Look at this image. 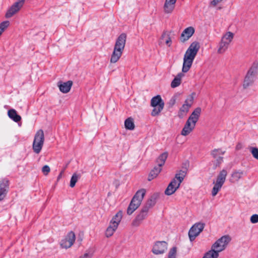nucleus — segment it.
Wrapping results in <instances>:
<instances>
[{
    "label": "nucleus",
    "mask_w": 258,
    "mask_h": 258,
    "mask_svg": "<svg viewBox=\"0 0 258 258\" xmlns=\"http://www.w3.org/2000/svg\"><path fill=\"white\" fill-rule=\"evenodd\" d=\"M151 106L154 107L151 112L152 116L158 115L164 107V102L159 95L153 97L151 100Z\"/></svg>",
    "instance_id": "obj_3"
},
{
    "label": "nucleus",
    "mask_w": 258,
    "mask_h": 258,
    "mask_svg": "<svg viewBox=\"0 0 258 258\" xmlns=\"http://www.w3.org/2000/svg\"><path fill=\"white\" fill-rule=\"evenodd\" d=\"M162 170V167L159 166H156L154 167V168L151 170L150 171L148 180L149 181H151L155 178H156L158 175L160 173V172Z\"/></svg>",
    "instance_id": "obj_21"
},
{
    "label": "nucleus",
    "mask_w": 258,
    "mask_h": 258,
    "mask_svg": "<svg viewBox=\"0 0 258 258\" xmlns=\"http://www.w3.org/2000/svg\"><path fill=\"white\" fill-rule=\"evenodd\" d=\"M141 204H132L131 206V203H130L127 209V214L129 215H131L133 213V212L138 209V208L140 206Z\"/></svg>",
    "instance_id": "obj_36"
},
{
    "label": "nucleus",
    "mask_w": 258,
    "mask_h": 258,
    "mask_svg": "<svg viewBox=\"0 0 258 258\" xmlns=\"http://www.w3.org/2000/svg\"><path fill=\"white\" fill-rule=\"evenodd\" d=\"M195 94V93L194 92L187 97L184 102V103L182 105L179 109L178 112L179 117H183V116H184L188 112L190 107L192 104Z\"/></svg>",
    "instance_id": "obj_6"
},
{
    "label": "nucleus",
    "mask_w": 258,
    "mask_h": 258,
    "mask_svg": "<svg viewBox=\"0 0 258 258\" xmlns=\"http://www.w3.org/2000/svg\"><path fill=\"white\" fill-rule=\"evenodd\" d=\"M225 248L223 245H221L219 242L218 243L217 241L212 245L211 249L215 251L218 253L223 251Z\"/></svg>",
    "instance_id": "obj_33"
},
{
    "label": "nucleus",
    "mask_w": 258,
    "mask_h": 258,
    "mask_svg": "<svg viewBox=\"0 0 258 258\" xmlns=\"http://www.w3.org/2000/svg\"><path fill=\"white\" fill-rule=\"evenodd\" d=\"M242 174V172H234L232 173V177L236 180H238L241 178Z\"/></svg>",
    "instance_id": "obj_44"
},
{
    "label": "nucleus",
    "mask_w": 258,
    "mask_h": 258,
    "mask_svg": "<svg viewBox=\"0 0 258 258\" xmlns=\"http://www.w3.org/2000/svg\"><path fill=\"white\" fill-rule=\"evenodd\" d=\"M218 256L219 253L211 249L205 254L203 258H218Z\"/></svg>",
    "instance_id": "obj_34"
},
{
    "label": "nucleus",
    "mask_w": 258,
    "mask_h": 258,
    "mask_svg": "<svg viewBox=\"0 0 258 258\" xmlns=\"http://www.w3.org/2000/svg\"><path fill=\"white\" fill-rule=\"evenodd\" d=\"M176 254V247H172L168 253V258H175Z\"/></svg>",
    "instance_id": "obj_42"
},
{
    "label": "nucleus",
    "mask_w": 258,
    "mask_h": 258,
    "mask_svg": "<svg viewBox=\"0 0 258 258\" xmlns=\"http://www.w3.org/2000/svg\"><path fill=\"white\" fill-rule=\"evenodd\" d=\"M186 174L185 170H180L178 173H176L175 176V179L178 180V183L180 185L181 183L184 179V177Z\"/></svg>",
    "instance_id": "obj_31"
},
{
    "label": "nucleus",
    "mask_w": 258,
    "mask_h": 258,
    "mask_svg": "<svg viewBox=\"0 0 258 258\" xmlns=\"http://www.w3.org/2000/svg\"><path fill=\"white\" fill-rule=\"evenodd\" d=\"M159 197V195L157 193L153 194L150 198L148 199L145 205L142 208L146 209L147 211H149V209L152 208L156 203L157 199Z\"/></svg>",
    "instance_id": "obj_16"
},
{
    "label": "nucleus",
    "mask_w": 258,
    "mask_h": 258,
    "mask_svg": "<svg viewBox=\"0 0 258 258\" xmlns=\"http://www.w3.org/2000/svg\"><path fill=\"white\" fill-rule=\"evenodd\" d=\"M184 76L182 73H179L176 77L172 80L171 83V87L173 88L178 87L181 84V79Z\"/></svg>",
    "instance_id": "obj_26"
},
{
    "label": "nucleus",
    "mask_w": 258,
    "mask_h": 258,
    "mask_svg": "<svg viewBox=\"0 0 258 258\" xmlns=\"http://www.w3.org/2000/svg\"><path fill=\"white\" fill-rule=\"evenodd\" d=\"M10 25V22L9 21H5L2 22L0 24V36L4 32L5 29H6Z\"/></svg>",
    "instance_id": "obj_39"
},
{
    "label": "nucleus",
    "mask_w": 258,
    "mask_h": 258,
    "mask_svg": "<svg viewBox=\"0 0 258 258\" xmlns=\"http://www.w3.org/2000/svg\"><path fill=\"white\" fill-rule=\"evenodd\" d=\"M195 29L192 27H188L185 28L182 32L180 40L182 42H185L188 40L194 34Z\"/></svg>",
    "instance_id": "obj_14"
},
{
    "label": "nucleus",
    "mask_w": 258,
    "mask_h": 258,
    "mask_svg": "<svg viewBox=\"0 0 258 258\" xmlns=\"http://www.w3.org/2000/svg\"><path fill=\"white\" fill-rule=\"evenodd\" d=\"M9 188V181L4 178L0 181V201L6 197Z\"/></svg>",
    "instance_id": "obj_11"
},
{
    "label": "nucleus",
    "mask_w": 258,
    "mask_h": 258,
    "mask_svg": "<svg viewBox=\"0 0 258 258\" xmlns=\"http://www.w3.org/2000/svg\"><path fill=\"white\" fill-rule=\"evenodd\" d=\"M92 257V254L89 253H85L83 255L80 256L79 258H91Z\"/></svg>",
    "instance_id": "obj_48"
},
{
    "label": "nucleus",
    "mask_w": 258,
    "mask_h": 258,
    "mask_svg": "<svg viewBox=\"0 0 258 258\" xmlns=\"http://www.w3.org/2000/svg\"><path fill=\"white\" fill-rule=\"evenodd\" d=\"M9 117L15 122H18L21 120V117L18 114L16 110L14 109H10L8 112Z\"/></svg>",
    "instance_id": "obj_22"
},
{
    "label": "nucleus",
    "mask_w": 258,
    "mask_h": 258,
    "mask_svg": "<svg viewBox=\"0 0 258 258\" xmlns=\"http://www.w3.org/2000/svg\"><path fill=\"white\" fill-rule=\"evenodd\" d=\"M145 194L146 190L144 189H141L137 191L131 202V206L132 204H141Z\"/></svg>",
    "instance_id": "obj_15"
},
{
    "label": "nucleus",
    "mask_w": 258,
    "mask_h": 258,
    "mask_svg": "<svg viewBox=\"0 0 258 258\" xmlns=\"http://www.w3.org/2000/svg\"><path fill=\"white\" fill-rule=\"evenodd\" d=\"M125 127L129 130H133L135 128V124L132 118L129 117L124 121Z\"/></svg>",
    "instance_id": "obj_32"
},
{
    "label": "nucleus",
    "mask_w": 258,
    "mask_h": 258,
    "mask_svg": "<svg viewBox=\"0 0 258 258\" xmlns=\"http://www.w3.org/2000/svg\"><path fill=\"white\" fill-rule=\"evenodd\" d=\"M73 85V82L72 81H68L66 82H59L57 83V86L59 87V90L63 93H67L70 91Z\"/></svg>",
    "instance_id": "obj_18"
},
{
    "label": "nucleus",
    "mask_w": 258,
    "mask_h": 258,
    "mask_svg": "<svg viewBox=\"0 0 258 258\" xmlns=\"http://www.w3.org/2000/svg\"><path fill=\"white\" fill-rule=\"evenodd\" d=\"M63 172H64V170H62V171L60 172V173L59 174V175H58L57 178V180H58L59 179H60V178H61V177H62V174H63Z\"/></svg>",
    "instance_id": "obj_51"
},
{
    "label": "nucleus",
    "mask_w": 258,
    "mask_h": 258,
    "mask_svg": "<svg viewBox=\"0 0 258 258\" xmlns=\"http://www.w3.org/2000/svg\"><path fill=\"white\" fill-rule=\"evenodd\" d=\"M177 99V96L174 95L173 96L169 101V104L170 106H172L174 105L176 102V100Z\"/></svg>",
    "instance_id": "obj_47"
},
{
    "label": "nucleus",
    "mask_w": 258,
    "mask_h": 258,
    "mask_svg": "<svg viewBox=\"0 0 258 258\" xmlns=\"http://www.w3.org/2000/svg\"><path fill=\"white\" fill-rule=\"evenodd\" d=\"M168 244L165 241H157L155 242L152 251L155 254L164 253L167 249Z\"/></svg>",
    "instance_id": "obj_10"
},
{
    "label": "nucleus",
    "mask_w": 258,
    "mask_h": 258,
    "mask_svg": "<svg viewBox=\"0 0 258 258\" xmlns=\"http://www.w3.org/2000/svg\"><path fill=\"white\" fill-rule=\"evenodd\" d=\"M50 169L48 165H44L42 168V171L45 175H47L50 172Z\"/></svg>",
    "instance_id": "obj_45"
},
{
    "label": "nucleus",
    "mask_w": 258,
    "mask_h": 258,
    "mask_svg": "<svg viewBox=\"0 0 258 258\" xmlns=\"http://www.w3.org/2000/svg\"><path fill=\"white\" fill-rule=\"evenodd\" d=\"M254 76L246 73V75L244 78L243 87L244 89L247 88L248 86L251 85L254 81Z\"/></svg>",
    "instance_id": "obj_23"
},
{
    "label": "nucleus",
    "mask_w": 258,
    "mask_h": 258,
    "mask_svg": "<svg viewBox=\"0 0 258 258\" xmlns=\"http://www.w3.org/2000/svg\"><path fill=\"white\" fill-rule=\"evenodd\" d=\"M200 48V43L197 41H194L190 44L184 55L182 68L183 73H186L189 70Z\"/></svg>",
    "instance_id": "obj_1"
},
{
    "label": "nucleus",
    "mask_w": 258,
    "mask_h": 258,
    "mask_svg": "<svg viewBox=\"0 0 258 258\" xmlns=\"http://www.w3.org/2000/svg\"><path fill=\"white\" fill-rule=\"evenodd\" d=\"M223 158L222 157L219 156L217 158H216V161H214V166L215 168H217V167L219 166L220 164L223 162Z\"/></svg>",
    "instance_id": "obj_43"
},
{
    "label": "nucleus",
    "mask_w": 258,
    "mask_h": 258,
    "mask_svg": "<svg viewBox=\"0 0 258 258\" xmlns=\"http://www.w3.org/2000/svg\"><path fill=\"white\" fill-rule=\"evenodd\" d=\"M222 0H213L211 2V5L213 6H216Z\"/></svg>",
    "instance_id": "obj_49"
},
{
    "label": "nucleus",
    "mask_w": 258,
    "mask_h": 258,
    "mask_svg": "<svg viewBox=\"0 0 258 258\" xmlns=\"http://www.w3.org/2000/svg\"><path fill=\"white\" fill-rule=\"evenodd\" d=\"M25 3V0H18L7 11L5 17L7 18H11L14 15L17 13Z\"/></svg>",
    "instance_id": "obj_8"
},
{
    "label": "nucleus",
    "mask_w": 258,
    "mask_h": 258,
    "mask_svg": "<svg viewBox=\"0 0 258 258\" xmlns=\"http://www.w3.org/2000/svg\"><path fill=\"white\" fill-rule=\"evenodd\" d=\"M148 212L147 211L146 209H142L139 214L136 217L135 219L132 222V225L133 226H139L142 221L146 218Z\"/></svg>",
    "instance_id": "obj_12"
},
{
    "label": "nucleus",
    "mask_w": 258,
    "mask_h": 258,
    "mask_svg": "<svg viewBox=\"0 0 258 258\" xmlns=\"http://www.w3.org/2000/svg\"><path fill=\"white\" fill-rule=\"evenodd\" d=\"M166 44L168 45L169 46H170L171 43V40L170 37H169L165 41Z\"/></svg>",
    "instance_id": "obj_50"
},
{
    "label": "nucleus",
    "mask_w": 258,
    "mask_h": 258,
    "mask_svg": "<svg viewBox=\"0 0 258 258\" xmlns=\"http://www.w3.org/2000/svg\"><path fill=\"white\" fill-rule=\"evenodd\" d=\"M250 222L252 223H256L258 222V214H253L250 217Z\"/></svg>",
    "instance_id": "obj_46"
},
{
    "label": "nucleus",
    "mask_w": 258,
    "mask_h": 258,
    "mask_svg": "<svg viewBox=\"0 0 258 258\" xmlns=\"http://www.w3.org/2000/svg\"><path fill=\"white\" fill-rule=\"evenodd\" d=\"M249 150L253 157L258 160V148L256 147H250Z\"/></svg>",
    "instance_id": "obj_41"
},
{
    "label": "nucleus",
    "mask_w": 258,
    "mask_h": 258,
    "mask_svg": "<svg viewBox=\"0 0 258 258\" xmlns=\"http://www.w3.org/2000/svg\"><path fill=\"white\" fill-rule=\"evenodd\" d=\"M126 37V34L122 33L117 37L110 58L111 63L116 62L121 57L125 47Z\"/></svg>",
    "instance_id": "obj_2"
},
{
    "label": "nucleus",
    "mask_w": 258,
    "mask_h": 258,
    "mask_svg": "<svg viewBox=\"0 0 258 258\" xmlns=\"http://www.w3.org/2000/svg\"><path fill=\"white\" fill-rule=\"evenodd\" d=\"M122 217V213L121 211L118 212L112 218L110 223L118 227Z\"/></svg>",
    "instance_id": "obj_24"
},
{
    "label": "nucleus",
    "mask_w": 258,
    "mask_h": 258,
    "mask_svg": "<svg viewBox=\"0 0 258 258\" xmlns=\"http://www.w3.org/2000/svg\"><path fill=\"white\" fill-rule=\"evenodd\" d=\"M78 179V176L76 173H74L72 175L71 179V181H70V185L71 187H73L75 186V184H76V182H77Z\"/></svg>",
    "instance_id": "obj_40"
},
{
    "label": "nucleus",
    "mask_w": 258,
    "mask_h": 258,
    "mask_svg": "<svg viewBox=\"0 0 258 258\" xmlns=\"http://www.w3.org/2000/svg\"><path fill=\"white\" fill-rule=\"evenodd\" d=\"M205 224L203 223L199 222L195 224L190 228L188 231V236L190 241H194L196 237L203 230Z\"/></svg>",
    "instance_id": "obj_7"
},
{
    "label": "nucleus",
    "mask_w": 258,
    "mask_h": 258,
    "mask_svg": "<svg viewBox=\"0 0 258 258\" xmlns=\"http://www.w3.org/2000/svg\"><path fill=\"white\" fill-rule=\"evenodd\" d=\"M233 38V34L231 32H228L226 33V34L222 37V39H224V40L230 43L231 42L232 39Z\"/></svg>",
    "instance_id": "obj_38"
},
{
    "label": "nucleus",
    "mask_w": 258,
    "mask_h": 258,
    "mask_svg": "<svg viewBox=\"0 0 258 258\" xmlns=\"http://www.w3.org/2000/svg\"><path fill=\"white\" fill-rule=\"evenodd\" d=\"M229 43L224 39H221V42L219 43V47L218 49V52L219 53H224L228 48Z\"/></svg>",
    "instance_id": "obj_27"
},
{
    "label": "nucleus",
    "mask_w": 258,
    "mask_h": 258,
    "mask_svg": "<svg viewBox=\"0 0 258 258\" xmlns=\"http://www.w3.org/2000/svg\"><path fill=\"white\" fill-rule=\"evenodd\" d=\"M117 226L109 223L105 231V236L107 237H111L117 228Z\"/></svg>",
    "instance_id": "obj_28"
},
{
    "label": "nucleus",
    "mask_w": 258,
    "mask_h": 258,
    "mask_svg": "<svg viewBox=\"0 0 258 258\" xmlns=\"http://www.w3.org/2000/svg\"><path fill=\"white\" fill-rule=\"evenodd\" d=\"M44 135L43 130H38L34 136V141L32 145V148L34 152L39 154L44 144Z\"/></svg>",
    "instance_id": "obj_4"
},
{
    "label": "nucleus",
    "mask_w": 258,
    "mask_h": 258,
    "mask_svg": "<svg viewBox=\"0 0 258 258\" xmlns=\"http://www.w3.org/2000/svg\"><path fill=\"white\" fill-rule=\"evenodd\" d=\"M231 239L229 235H224L222 236L220 238L218 239L217 241L220 243L222 245H223L225 248L231 241Z\"/></svg>",
    "instance_id": "obj_30"
},
{
    "label": "nucleus",
    "mask_w": 258,
    "mask_h": 258,
    "mask_svg": "<svg viewBox=\"0 0 258 258\" xmlns=\"http://www.w3.org/2000/svg\"><path fill=\"white\" fill-rule=\"evenodd\" d=\"M76 239L75 233L73 231L69 232L65 238L60 241V246L62 248L67 249L71 247L74 244Z\"/></svg>",
    "instance_id": "obj_9"
},
{
    "label": "nucleus",
    "mask_w": 258,
    "mask_h": 258,
    "mask_svg": "<svg viewBox=\"0 0 258 258\" xmlns=\"http://www.w3.org/2000/svg\"><path fill=\"white\" fill-rule=\"evenodd\" d=\"M225 152V151H222L220 149H215L212 151L211 155L214 159H216L219 157L218 155L221 154L223 155Z\"/></svg>",
    "instance_id": "obj_37"
},
{
    "label": "nucleus",
    "mask_w": 258,
    "mask_h": 258,
    "mask_svg": "<svg viewBox=\"0 0 258 258\" xmlns=\"http://www.w3.org/2000/svg\"><path fill=\"white\" fill-rule=\"evenodd\" d=\"M258 70V61H255L253 62L251 66L247 71V73L254 76H255Z\"/></svg>",
    "instance_id": "obj_29"
},
{
    "label": "nucleus",
    "mask_w": 258,
    "mask_h": 258,
    "mask_svg": "<svg viewBox=\"0 0 258 258\" xmlns=\"http://www.w3.org/2000/svg\"><path fill=\"white\" fill-rule=\"evenodd\" d=\"M227 175V172L225 169H223L220 172L217 177L216 182H214V185L212 191L213 196H215L221 188L225 181Z\"/></svg>",
    "instance_id": "obj_5"
},
{
    "label": "nucleus",
    "mask_w": 258,
    "mask_h": 258,
    "mask_svg": "<svg viewBox=\"0 0 258 258\" xmlns=\"http://www.w3.org/2000/svg\"><path fill=\"white\" fill-rule=\"evenodd\" d=\"M236 148H237V149H239V146H238L237 145V146H236Z\"/></svg>",
    "instance_id": "obj_52"
},
{
    "label": "nucleus",
    "mask_w": 258,
    "mask_h": 258,
    "mask_svg": "<svg viewBox=\"0 0 258 258\" xmlns=\"http://www.w3.org/2000/svg\"><path fill=\"white\" fill-rule=\"evenodd\" d=\"M177 0H165L164 5V10L165 13H171L175 8V4Z\"/></svg>",
    "instance_id": "obj_19"
},
{
    "label": "nucleus",
    "mask_w": 258,
    "mask_h": 258,
    "mask_svg": "<svg viewBox=\"0 0 258 258\" xmlns=\"http://www.w3.org/2000/svg\"><path fill=\"white\" fill-rule=\"evenodd\" d=\"M168 157V153L165 152L161 154L157 159L156 162L157 166L162 167L165 164V161Z\"/></svg>",
    "instance_id": "obj_25"
},
{
    "label": "nucleus",
    "mask_w": 258,
    "mask_h": 258,
    "mask_svg": "<svg viewBox=\"0 0 258 258\" xmlns=\"http://www.w3.org/2000/svg\"><path fill=\"white\" fill-rule=\"evenodd\" d=\"M201 111L202 109L200 107H197L191 113L187 119L196 124L199 120Z\"/></svg>",
    "instance_id": "obj_20"
},
{
    "label": "nucleus",
    "mask_w": 258,
    "mask_h": 258,
    "mask_svg": "<svg viewBox=\"0 0 258 258\" xmlns=\"http://www.w3.org/2000/svg\"><path fill=\"white\" fill-rule=\"evenodd\" d=\"M141 204H132L131 206V203H130L127 209V214L129 215H131L133 213V212L138 209V208L140 206Z\"/></svg>",
    "instance_id": "obj_35"
},
{
    "label": "nucleus",
    "mask_w": 258,
    "mask_h": 258,
    "mask_svg": "<svg viewBox=\"0 0 258 258\" xmlns=\"http://www.w3.org/2000/svg\"><path fill=\"white\" fill-rule=\"evenodd\" d=\"M179 183H178L175 178H173L166 189L165 194L168 196L172 195L179 188Z\"/></svg>",
    "instance_id": "obj_13"
},
{
    "label": "nucleus",
    "mask_w": 258,
    "mask_h": 258,
    "mask_svg": "<svg viewBox=\"0 0 258 258\" xmlns=\"http://www.w3.org/2000/svg\"><path fill=\"white\" fill-rule=\"evenodd\" d=\"M195 126V124L187 119L181 132V135L183 136H187L193 131Z\"/></svg>",
    "instance_id": "obj_17"
}]
</instances>
